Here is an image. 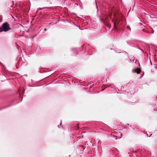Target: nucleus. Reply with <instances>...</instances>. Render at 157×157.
<instances>
[{"label": "nucleus", "instance_id": "nucleus-4", "mask_svg": "<svg viewBox=\"0 0 157 157\" xmlns=\"http://www.w3.org/2000/svg\"><path fill=\"white\" fill-rule=\"evenodd\" d=\"M46 7H44V8H42V9H44V8H46Z\"/></svg>", "mask_w": 157, "mask_h": 157}, {"label": "nucleus", "instance_id": "nucleus-3", "mask_svg": "<svg viewBox=\"0 0 157 157\" xmlns=\"http://www.w3.org/2000/svg\"><path fill=\"white\" fill-rule=\"evenodd\" d=\"M44 30L45 31H46L47 29H44Z\"/></svg>", "mask_w": 157, "mask_h": 157}, {"label": "nucleus", "instance_id": "nucleus-6", "mask_svg": "<svg viewBox=\"0 0 157 157\" xmlns=\"http://www.w3.org/2000/svg\"><path fill=\"white\" fill-rule=\"evenodd\" d=\"M129 60H130V62L131 61V60H130V59Z\"/></svg>", "mask_w": 157, "mask_h": 157}, {"label": "nucleus", "instance_id": "nucleus-7", "mask_svg": "<svg viewBox=\"0 0 157 157\" xmlns=\"http://www.w3.org/2000/svg\"><path fill=\"white\" fill-rule=\"evenodd\" d=\"M61 124V121L60 124Z\"/></svg>", "mask_w": 157, "mask_h": 157}, {"label": "nucleus", "instance_id": "nucleus-5", "mask_svg": "<svg viewBox=\"0 0 157 157\" xmlns=\"http://www.w3.org/2000/svg\"><path fill=\"white\" fill-rule=\"evenodd\" d=\"M96 8H97V10H98V7H97V6H96Z\"/></svg>", "mask_w": 157, "mask_h": 157}, {"label": "nucleus", "instance_id": "nucleus-2", "mask_svg": "<svg viewBox=\"0 0 157 157\" xmlns=\"http://www.w3.org/2000/svg\"><path fill=\"white\" fill-rule=\"evenodd\" d=\"M141 70L139 68H137L136 69L133 70V71L134 73H137V74L140 73Z\"/></svg>", "mask_w": 157, "mask_h": 157}, {"label": "nucleus", "instance_id": "nucleus-1", "mask_svg": "<svg viewBox=\"0 0 157 157\" xmlns=\"http://www.w3.org/2000/svg\"><path fill=\"white\" fill-rule=\"evenodd\" d=\"M10 29L9 24L7 22H5L0 28V33L3 31L7 32Z\"/></svg>", "mask_w": 157, "mask_h": 157}]
</instances>
